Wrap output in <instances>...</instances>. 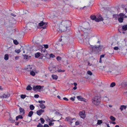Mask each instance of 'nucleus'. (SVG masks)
I'll return each instance as SVG.
<instances>
[{
  "instance_id": "1",
  "label": "nucleus",
  "mask_w": 127,
  "mask_h": 127,
  "mask_svg": "<svg viewBox=\"0 0 127 127\" xmlns=\"http://www.w3.org/2000/svg\"><path fill=\"white\" fill-rule=\"evenodd\" d=\"M101 101V97L99 96H95L92 99V102L93 103L96 105H99Z\"/></svg>"
},
{
  "instance_id": "2",
  "label": "nucleus",
  "mask_w": 127,
  "mask_h": 127,
  "mask_svg": "<svg viewBox=\"0 0 127 127\" xmlns=\"http://www.w3.org/2000/svg\"><path fill=\"white\" fill-rule=\"evenodd\" d=\"M60 24L65 27L66 29L71 26V21L67 20H63L60 21L59 23V24Z\"/></svg>"
},
{
  "instance_id": "3",
  "label": "nucleus",
  "mask_w": 127,
  "mask_h": 127,
  "mask_svg": "<svg viewBox=\"0 0 127 127\" xmlns=\"http://www.w3.org/2000/svg\"><path fill=\"white\" fill-rule=\"evenodd\" d=\"M82 30L84 32V36H87V33L90 34L91 32V30L90 28L89 27L86 28V27H82L81 28Z\"/></svg>"
},
{
  "instance_id": "4",
  "label": "nucleus",
  "mask_w": 127,
  "mask_h": 127,
  "mask_svg": "<svg viewBox=\"0 0 127 127\" xmlns=\"http://www.w3.org/2000/svg\"><path fill=\"white\" fill-rule=\"evenodd\" d=\"M91 17V19L93 20H95V21L97 22L102 21L103 20V18L100 15H99L97 17H96L95 15H92Z\"/></svg>"
},
{
  "instance_id": "5",
  "label": "nucleus",
  "mask_w": 127,
  "mask_h": 127,
  "mask_svg": "<svg viewBox=\"0 0 127 127\" xmlns=\"http://www.w3.org/2000/svg\"><path fill=\"white\" fill-rule=\"evenodd\" d=\"M127 16H126L125 14L123 13H121L118 15V20L120 23H122L123 22L124 18H127Z\"/></svg>"
},
{
  "instance_id": "6",
  "label": "nucleus",
  "mask_w": 127,
  "mask_h": 127,
  "mask_svg": "<svg viewBox=\"0 0 127 127\" xmlns=\"http://www.w3.org/2000/svg\"><path fill=\"white\" fill-rule=\"evenodd\" d=\"M36 26L35 24L33 23H31L30 24H27L26 26L27 28L29 30H31L32 28H35Z\"/></svg>"
},
{
  "instance_id": "7",
  "label": "nucleus",
  "mask_w": 127,
  "mask_h": 127,
  "mask_svg": "<svg viewBox=\"0 0 127 127\" xmlns=\"http://www.w3.org/2000/svg\"><path fill=\"white\" fill-rule=\"evenodd\" d=\"M41 40V37L35 36L33 38L32 41L34 43H38V42L40 41Z\"/></svg>"
},
{
  "instance_id": "8",
  "label": "nucleus",
  "mask_w": 127,
  "mask_h": 127,
  "mask_svg": "<svg viewBox=\"0 0 127 127\" xmlns=\"http://www.w3.org/2000/svg\"><path fill=\"white\" fill-rule=\"evenodd\" d=\"M39 26L41 27V28H42L43 29H44L47 26V24L46 23L42 21L39 23Z\"/></svg>"
},
{
  "instance_id": "9",
  "label": "nucleus",
  "mask_w": 127,
  "mask_h": 127,
  "mask_svg": "<svg viewBox=\"0 0 127 127\" xmlns=\"http://www.w3.org/2000/svg\"><path fill=\"white\" fill-rule=\"evenodd\" d=\"M66 120L68 121L69 124H71L73 123L72 121L73 120H76L75 118H72L70 117H68L66 118Z\"/></svg>"
},
{
  "instance_id": "10",
  "label": "nucleus",
  "mask_w": 127,
  "mask_h": 127,
  "mask_svg": "<svg viewBox=\"0 0 127 127\" xmlns=\"http://www.w3.org/2000/svg\"><path fill=\"white\" fill-rule=\"evenodd\" d=\"M79 114L81 117L82 118L84 119L85 117V112L84 111L80 112Z\"/></svg>"
},
{
  "instance_id": "11",
  "label": "nucleus",
  "mask_w": 127,
  "mask_h": 127,
  "mask_svg": "<svg viewBox=\"0 0 127 127\" xmlns=\"http://www.w3.org/2000/svg\"><path fill=\"white\" fill-rule=\"evenodd\" d=\"M44 110L43 109H41L36 111V114L39 116H40L42 113L44 112Z\"/></svg>"
},
{
  "instance_id": "12",
  "label": "nucleus",
  "mask_w": 127,
  "mask_h": 127,
  "mask_svg": "<svg viewBox=\"0 0 127 127\" xmlns=\"http://www.w3.org/2000/svg\"><path fill=\"white\" fill-rule=\"evenodd\" d=\"M10 96V94L8 92H5L2 95V97L3 98H7Z\"/></svg>"
},
{
  "instance_id": "13",
  "label": "nucleus",
  "mask_w": 127,
  "mask_h": 127,
  "mask_svg": "<svg viewBox=\"0 0 127 127\" xmlns=\"http://www.w3.org/2000/svg\"><path fill=\"white\" fill-rule=\"evenodd\" d=\"M42 87L40 85H37L33 88V90L34 91H36L37 90H40L41 88Z\"/></svg>"
},
{
  "instance_id": "14",
  "label": "nucleus",
  "mask_w": 127,
  "mask_h": 127,
  "mask_svg": "<svg viewBox=\"0 0 127 127\" xmlns=\"http://www.w3.org/2000/svg\"><path fill=\"white\" fill-rule=\"evenodd\" d=\"M19 109L20 111V114L21 115H23L25 114V111L23 108L20 107L19 108Z\"/></svg>"
},
{
  "instance_id": "15",
  "label": "nucleus",
  "mask_w": 127,
  "mask_h": 127,
  "mask_svg": "<svg viewBox=\"0 0 127 127\" xmlns=\"http://www.w3.org/2000/svg\"><path fill=\"white\" fill-rule=\"evenodd\" d=\"M127 107V106L126 105H121L120 106V109L121 111H122L123 109H126Z\"/></svg>"
},
{
  "instance_id": "16",
  "label": "nucleus",
  "mask_w": 127,
  "mask_h": 127,
  "mask_svg": "<svg viewBox=\"0 0 127 127\" xmlns=\"http://www.w3.org/2000/svg\"><path fill=\"white\" fill-rule=\"evenodd\" d=\"M127 30V25L123 26L122 28V30L123 31H125Z\"/></svg>"
},
{
  "instance_id": "17",
  "label": "nucleus",
  "mask_w": 127,
  "mask_h": 127,
  "mask_svg": "<svg viewBox=\"0 0 127 127\" xmlns=\"http://www.w3.org/2000/svg\"><path fill=\"white\" fill-rule=\"evenodd\" d=\"M32 69V67L30 65L27 66V67L25 68L26 70L28 71H31Z\"/></svg>"
},
{
  "instance_id": "18",
  "label": "nucleus",
  "mask_w": 127,
  "mask_h": 127,
  "mask_svg": "<svg viewBox=\"0 0 127 127\" xmlns=\"http://www.w3.org/2000/svg\"><path fill=\"white\" fill-rule=\"evenodd\" d=\"M33 113V112L32 111H30L28 113V116L30 117H31L32 116Z\"/></svg>"
},
{
  "instance_id": "19",
  "label": "nucleus",
  "mask_w": 127,
  "mask_h": 127,
  "mask_svg": "<svg viewBox=\"0 0 127 127\" xmlns=\"http://www.w3.org/2000/svg\"><path fill=\"white\" fill-rule=\"evenodd\" d=\"M52 77L53 79H54L57 80L58 77L56 75L53 74L52 75Z\"/></svg>"
},
{
  "instance_id": "20",
  "label": "nucleus",
  "mask_w": 127,
  "mask_h": 127,
  "mask_svg": "<svg viewBox=\"0 0 127 127\" xmlns=\"http://www.w3.org/2000/svg\"><path fill=\"white\" fill-rule=\"evenodd\" d=\"M76 97L79 100H83V99L82 98V96H77Z\"/></svg>"
},
{
  "instance_id": "21",
  "label": "nucleus",
  "mask_w": 127,
  "mask_h": 127,
  "mask_svg": "<svg viewBox=\"0 0 127 127\" xmlns=\"http://www.w3.org/2000/svg\"><path fill=\"white\" fill-rule=\"evenodd\" d=\"M41 53L39 52H37L35 53V57L36 58H38L40 55Z\"/></svg>"
},
{
  "instance_id": "22",
  "label": "nucleus",
  "mask_w": 127,
  "mask_h": 127,
  "mask_svg": "<svg viewBox=\"0 0 127 127\" xmlns=\"http://www.w3.org/2000/svg\"><path fill=\"white\" fill-rule=\"evenodd\" d=\"M39 105L40 106V108L41 109H44L46 107L44 104H40Z\"/></svg>"
},
{
  "instance_id": "23",
  "label": "nucleus",
  "mask_w": 127,
  "mask_h": 127,
  "mask_svg": "<svg viewBox=\"0 0 127 127\" xmlns=\"http://www.w3.org/2000/svg\"><path fill=\"white\" fill-rule=\"evenodd\" d=\"M9 59V56L7 54H6L4 56V59L5 60H7L8 59Z\"/></svg>"
},
{
  "instance_id": "24",
  "label": "nucleus",
  "mask_w": 127,
  "mask_h": 127,
  "mask_svg": "<svg viewBox=\"0 0 127 127\" xmlns=\"http://www.w3.org/2000/svg\"><path fill=\"white\" fill-rule=\"evenodd\" d=\"M49 70H50V71L52 73H54L55 72H56V68L55 67H53L52 68V69H49Z\"/></svg>"
},
{
  "instance_id": "25",
  "label": "nucleus",
  "mask_w": 127,
  "mask_h": 127,
  "mask_svg": "<svg viewBox=\"0 0 127 127\" xmlns=\"http://www.w3.org/2000/svg\"><path fill=\"white\" fill-rule=\"evenodd\" d=\"M46 121L49 122H52L53 121H55V120H54L53 119H49V118H48V119H47L46 120Z\"/></svg>"
},
{
  "instance_id": "26",
  "label": "nucleus",
  "mask_w": 127,
  "mask_h": 127,
  "mask_svg": "<svg viewBox=\"0 0 127 127\" xmlns=\"http://www.w3.org/2000/svg\"><path fill=\"white\" fill-rule=\"evenodd\" d=\"M23 118V116L21 115H18L16 117V120L17 121L19 119H22Z\"/></svg>"
},
{
  "instance_id": "27",
  "label": "nucleus",
  "mask_w": 127,
  "mask_h": 127,
  "mask_svg": "<svg viewBox=\"0 0 127 127\" xmlns=\"http://www.w3.org/2000/svg\"><path fill=\"white\" fill-rule=\"evenodd\" d=\"M35 108V107L33 105H31L30 106V108L31 110H33Z\"/></svg>"
},
{
  "instance_id": "28",
  "label": "nucleus",
  "mask_w": 127,
  "mask_h": 127,
  "mask_svg": "<svg viewBox=\"0 0 127 127\" xmlns=\"http://www.w3.org/2000/svg\"><path fill=\"white\" fill-rule=\"evenodd\" d=\"M110 118L111 120L113 121H115L116 120V118L112 116H110Z\"/></svg>"
},
{
  "instance_id": "29",
  "label": "nucleus",
  "mask_w": 127,
  "mask_h": 127,
  "mask_svg": "<svg viewBox=\"0 0 127 127\" xmlns=\"http://www.w3.org/2000/svg\"><path fill=\"white\" fill-rule=\"evenodd\" d=\"M116 84L114 82H113L112 83L110 84V87H114V86H115Z\"/></svg>"
},
{
  "instance_id": "30",
  "label": "nucleus",
  "mask_w": 127,
  "mask_h": 127,
  "mask_svg": "<svg viewBox=\"0 0 127 127\" xmlns=\"http://www.w3.org/2000/svg\"><path fill=\"white\" fill-rule=\"evenodd\" d=\"M32 87L29 85H28L26 88V89L28 90H32Z\"/></svg>"
},
{
  "instance_id": "31",
  "label": "nucleus",
  "mask_w": 127,
  "mask_h": 127,
  "mask_svg": "<svg viewBox=\"0 0 127 127\" xmlns=\"http://www.w3.org/2000/svg\"><path fill=\"white\" fill-rule=\"evenodd\" d=\"M41 50V52L42 53H47V51L45 49V48H42ZM45 54H46V53Z\"/></svg>"
},
{
  "instance_id": "32",
  "label": "nucleus",
  "mask_w": 127,
  "mask_h": 127,
  "mask_svg": "<svg viewBox=\"0 0 127 127\" xmlns=\"http://www.w3.org/2000/svg\"><path fill=\"white\" fill-rule=\"evenodd\" d=\"M56 59L58 61H60L62 60V58L60 56H58L56 58Z\"/></svg>"
},
{
  "instance_id": "33",
  "label": "nucleus",
  "mask_w": 127,
  "mask_h": 127,
  "mask_svg": "<svg viewBox=\"0 0 127 127\" xmlns=\"http://www.w3.org/2000/svg\"><path fill=\"white\" fill-rule=\"evenodd\" d=\"M102 120H98L97 123V124L98 125H100L102 124Z\"/></svg>"
},
{
  "instance_id": "34",
  "label": "nucleus",
  "mask_w": 127,
  "mask_h": 127,
  "mask_svg": "<svg viewBox=\"0 0 127 127\" xmlns=\"http://www.w3.org/2000/svg\"><path fill=\"white\" fill-rule=\"evenodd\" d=\"M38 45H37V47L39 49H41L42 48H43V45H40L38 44Z\"/></svg>"
},
{
  "instance_id": "35",
  "label": "nucleus",
  "mask_w": 127,
  "mask_h": 127,
  "mask_svg": "<svg viewBox=\"0 0 127 127\" xmlns=\"http://www.w3.org/2000/svg\"><path fill=\"white\" fill-rule=\"evenodd\" d=\"M30 74L32 75V76H34L35 75V72L32 71H31L30 72Z\"/></svg>"
},
{
  "instance_id": "36",
  "label": "nucleus",
  "mask_w": 127,
  "mask_h": 127,
  "mask_svg": "<svg viewBox=\"0 0 127 127\" xmlns=\"http://www.w3.org/2000/svg\"><path fill=\"white\" fill-rule=\"evenodd\" d=\"M40 120L41 123L42 124H44L45 122L43 118H41L40 119Z\"/></svg>"
},
{
  "instance_id": "37",
  "label": "nucleus",
  "mask_w": 127,
  "mask_h": 127,
  "mask_svg": "<svg viewBox=\"0 0 127 127\" xmlns=\"http://www.w3.org/2000/svg\"><path fill=\"white\" fill-rule=\"evenodd\" d=\"M102 48V46H99L98 47H95V48H96L97 50H100V48L101 49Z\"/></svg>"
},
{
  "instance_id": "38",
  "label": "nucleus",
  "mask_w": 127,
  "mask_h": 127,
  "mask_svg": "<svg viewBox=\"0 0 127 127\" xmlns=\"http://www.w3.org/2000/svg\"><path fill=\"white\" fill-rule=\"evenodd\" d=\"M9 120L11 123H14L15 122V120H13L10 117Z\"/></svg>"
},
{
  "instance_id": "39",
  "label": "nucleus",
  "mask_w": 127,
  "mask_h": 127,
  "mask_svg": "<svg viewBox=\"0 0 127 127\" xmlns=\"http://www.w3.org/2000/svg\"><path fill=\"white\" fill-rule=\"evenodd\" d=\"M14 43L16 45H17L19 43L16 40H13Z\"/></svg>"
},
{
  "instance_id": "40",
  "label": "nucleus",
  "mask_w": 127,
  "mask_h": 127,
  "mask_svg": "<svg viewBox=\"0 0 127 127\" xmlns=\"http://www.w3.org/2000/svg\"><path fill=\"white\" fill-rule=\"evenodd\" d=\"M57 71L58 72H64L65 71L64 70H62L61 69H58L57 70Z\"/></svg>"
},
{
  "instance_id": "41",
  "label": "nucleus",
  "mask_w": 127,
  "mask_h": 127,
  "mask_svg": "<svg viewBox=\"0 0 127 127\" xmlns=\"http://www.w3.org/2000/svg\"><path fill=\"white\" fill-rule=\"evenodd\" d=\"M26 97V95H22L21 96V98L22 99L25 98Z\"/></svg>"
},
{
  "instance_id": "42",
  "label": "nucleus",
  "mask_w": 127,
  "mask_h": 127,
  "mask_svg": "<svg viewBox=\"0 0 127 127\" xmlns=\"http://www.w3.org/2000/svg\"><path fill=\"white\" fill-rule=\"evenodd\" d=\"M15 52L17 53H19L20 52L21 50L20 49H16L15 50Z\"/></svg>"
},
{
  "instance_id": "43",
  "label": "nucleus",
  "mask_w": 127,
  "mask_h": 127,
  "mask_svg": "<svg viewBox=\"0 0 127 127\" xmlns=\"http://www.w3.org/2000/svg\"><path fill=\"white\" fill-rule=\"evenodd\" d=\"M37 127H43V126L40 123H39L37 126Z\"/></svg>"
},
{
  "instance_id": "44",
  "label": "nucleus",
  "mask_w": 127,
  "mask_h": 127,
  "mask_svg": "<svg viewBox=\"0 0 127 127\" xmlns=\"http://www.w3.org/2000/svg\"><path fill=\"white\" fill-rule=\"evenodd\" d=\"M87 74L90 75H92V73L90 71H89L87 72Z\"/></svg>"
},
{
  "instance_id": "45",
  "label": "nucleus",
  "mask_w": 127,
  "mask_h": 127,
  "mask_svg": "<svg viewBox=\"0 0 127 127\" xmlns=\"http://www.w3.org/2000/svg\"><path fill=\"white\" fill-rule=\"evenodd\" d=\"M24 57V59L26 60H27L28 59V56L27 55H23Z\"/></svg>"
},
{
  "instance_id": "46",
  "label": "nucleus",
  "mask_w": 127,
  "mask_h": 127,
  "mask_svg": "<svg viewBox=\"0 0 127 127\" xmlns=\"http://www.w3.org/2000/svg\"><path fill=\"white\" fill-rule=\"evenodd\" d=\"M80 124V122L79 121H77L75 123V125L76 126L79 125Z\"/></svg>"
},
{
  "instance_id": "47",
  "label": "nucleus",
  "mask_w": 127,
  "mask_h": 127,
  "mask_svg": "<svg viewBox=\"0 0 127 127\" xmlns=\"http://www.w3.org/2000/svg\"><path fill=\"white\" fill-rule=\"evenodd\" d=\"M54 123H52V122H49V125L50 126H53L54 125Z\"/></svg>"
},
{
  "instance_id": "48",
  "label": "nucleus",
  "mask_w": 127,
  "mask_h": 127,
  "mask_svg": "<svg viewBox=\"0 0 127 127\" xmlns=\"http://www.w3.org/2000/svg\"><path fill=\"white\" fill-rule=\"evenodd\" d=\"M43 46L45 48L47 49L48 47V45L47 44H44Z\"/></svg>"
},
{
  "instance_id": "49",
  "label": "nucleus",
  "mask_w": 127,
  "mask_h": 127,
  "mask_svg": "<svg viewBox=\"0 0 127 127\" xmlns=\"http://www.w3.org/2000/svg\"><path fill=\"white\" fill-rule=\"evenodd\" d=\"M50 57L53 58H54V57H55V55H54V54H51L50 55Z\"/></svg>"
},
{
  "instance_id": "50",
  "label": "nucleus",
  "mask_w": 127,
  "mask_h": 127,
  "mask_svg": "<svg viewBox=\"0 0 127 127\" xmlns=\"http://www.w3.org/2000/svg\"><path fill=\"white\" fill-rule=\"evenodd\" d=\"M119 49V47H115L114 48V49L116 50H117Z\"/></svg>"
},
{
  "instance_id": "51",
  "label": "nucleus",
  "mask_w": 127,
  "mask_h": 127,
  "mask_svg": "<svg viewBox=\"0 0 127 127\" xmlns=\"http://www.w3.org/2000/svg\"><path fill=\"white\" fill-rule=\"evenodd\" d=\"M34 97L35 98H38L39 97V95H35L34 96Z\"/></svg>"
},
{
  "instance_id": "52",
  "label": "nucleus",
  "mask_w": 127,
  "mask_h": 127,
  "mask_svg": "<svg viewBox=\"0 0 127 127\" xmlns=\"http://www.w3.org/2000/svg\"><path fill=\"white\" fill-rule=\"evenodd\" d=\"M75 97H71L70 98V99L72 101H73L75 100Z\"/></svg>"
},
{
  "instance_id": "53",
  "label": "nucleus",
  "mask_w": 127,
  "mask_h": 127,
  "mask_svg": "<svg viewBox=\"0 0 127 127\" xmlns=\"http://www.w3.org/2000/svg\"><path fill=\"white\" fill-rule=\"evenodd\" d=\"M63 99L64 100L67 101L68 100V99L66 97H64L63 98Z\"/></svg>"
},
{
  "instance_id": "54",
  "label": "nucleus",
  "mask_w": 127,
  "mask_h": 127,
  "mask_svg": "<svg viewBox=\"0 0 127 127\" xmlns=\"http://www.w3.org/2000/svg\"><path fill=\"white\" fill-rule=\"evenodd\" d=\"M110 123L111 124H116V123L115 122H110Z\"/></svg>"
},
{
  "instance_id": "55",
  "label": "nucleus",
  "mask_w": 127,
  "mask_h": 127,
  "mask_svg": "<svg viewBox=\"0 0 127 127\" xmlns=\"http://www.w3.org/2000/svg\"><path fill=\"white\" fill-rule=\"evenodd\" d=\"M104 56H105V55L104 54H102V55H101L100 56V58H103L104 57Z\"/></svg>"
},
{
  "instance_id": "56",
  "label": "nucleus",
  "mask_w": 127,
  "mask_h": 127,
  "mask_svg": "<svg viewBox=\"0 0 127 127\" xmlns=\"http://www.w3.org/2000/svg\"><path fill=\"white\" fill-rule=\"evenodd\" d=\"M55 114H58L59 115H62L60 113L58 112H55Z\"/></svg>"
},
{
  "instance_id": "57",
  "label": "nucleus",
  "mask_w": 127,
  "mask_h": 127,
  "mask_svg": "<svg viewBox=\"0 0 127 127\" xmlns=\"http://www.w3.org/2000/svg\"><path fill=\"white\" fill-rule=\"evenodd\" d=\"M44 127H49L48 125L47 124H45L44 126Z\"/></svg>"
},
{
  "instance_id": "58",
  "label": "nucleus",
  "mask_w": 127,
  "mask_h": 127,
  "mask_svg": "<svg viewBox=\"0 0 127 127\" xmlns=\"http://www.w3.org/2000/svg\"><path fill=\"white\" fill-rule=\"evenodd\" d=\"M38 102L40 104H43L42 102V100H39Z\"/></svg>"
},
{
  "instance_id": "59",
  "label": "nucleus",
  "mask_w": 127,
  "mask_h": 127,
  "mask_svg": "<svg viewBox=\"0 0 127 127\" xmlns=\"http://www.w3.org/2000/svg\"><path fill=\"white\" fill-rule=\"evenodd\" d=\"M11 15L12 16H13L14 17H15L16 16V15L15 14H13V13H11Z\"/></svg>"
},
{
  "instance_id": "60",
  "label": "nucleus",
  "mask_w": 127,
  "mask_h": 127,
  "mask_svg": "<svg viewBox=\"0 0 127 127\" xmlns=\"http://www.w3.org/2000/svg\"><path fill=\"white\" fill-rule=\"evenodd\" d=\"M19 58V57L18 56H16L15 57V59L16 60H18Z\"/></svg>"
},
{
  "instance_id": "61",
  "label": "nucleus",
  "mask_w": 127,
  "mask_h": 127,
  "mask_svg": "<svg viewBox=\"0 0 127 127\" xmlns=\"http://www.w3.org/2000/svg\"><path fill=\"white\" fill-rule=\"evenodd\" d=\"M77 87L76 86H75L73 88V89L74 90H76L77 89Z\"/></svg>"
},
{
  "instance_id": "62",
  "label": "nucleus",
  "mask_w": 127,
  "mask_h": 127,
  "mask_svg": "<svg viewBox=\"0 0 127 127\" xmlns=\"http://www.w3.org/2000/svg\"><path fill=\"white\" fill-rule=\"evenodd\" d=\"M74 84L75 86H76L77 85V83H74Z\"/></svg>"
},
{
  "instance_id": "63",
  "label": "nucleus",
  "mask_w": 127,
  "mask_h": 127,
  "mask_svg": "<svg viewBox=\"0 0 127 127\" xmlns=\"http://www.w3.org/2000/svg\"><path fill=\"white\" fill-rule=\"evenodd\" d=\"M99 62L100 63H101V58H100V59L99 60Z\"/></svg>"
},
{
  "instance_id": "64",
  "label": "nucleus",
  "mask_w": 127,
  "mask_h": 127,
  "mask_svg": "<svg viewBox=\"0 0 127 127\" xmlns=\"http://www.w3.org/2000/svg\"><path fill=\"white\" fill-rule=\"evenodd\" d=\"M57 97L59 99H61V97L59 95H58L57 96Z\"/></svg>"
}]
</instances>
